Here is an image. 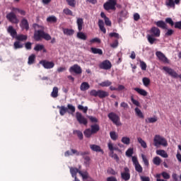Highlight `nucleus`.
Listing matches in <instances>:
<instances>
[{
    "label": "nucleus",
    "mask_w": 181,
    "mask_h": 181,
    "mask_svg": "<svg viewBox=\"0 0 181 181\" xmlns=\"http://www.w3.org/2000/svg\"><path fill=\"white\" fill-rule=\"evenodd\" d=\"M42 39H45V40H52V36H50V35L44 33L43 36H42Z\"/></svg>",
    "instance_id": "60"
},
{
    "label": "nucleus",
    "mask_w": 181,
    "mask_h": 181,
    "mask_svg": "<svg viewBox=\"0 0 181 181\" xmlns=\"http://www.w3.org/2000/svg\"><path fill=\"white\" fill-rule=\"evenodd\" d=\"M124 172L121 173V177L123 180L128 181L131 179V173H129V168L125 167L124 168Z\"/></svg>",
    "instance_id": "13"
},
{
    "label": "nucleus",
    "mask_w": 181,
    "mask_h": 181,
    "mask_svg": "<svg viewBox=\"0 0 181 181\" xmlns=\"http://www.w3.org/2000/svg\"><path fill=\"white\" fill-rule=\"evenodd\" d=\"M137 141L139 144H140L141 146L144 148V149H146L148 148V146L146 145V142L142 139V138L139 137L137 138Z\"/></svg>",
    "instance_id": "35"
},
{
    "label": "nucleus",
    "mask_w": 181,
    "mask_h": 181,
    "mask_svg": "<svg viewBox=\"0 0 181 181\" xmlns=\"http://www.w3.org/2000/svg\"><path fill=\"white\" fill-rule=\"evenodd\" d=\"M131 101L136 107H141V103H139V101L135 100L134 96H131Z\"/></svg>",
    "instance_id": "54"
},
{
    "label": "nucleus",
    "mask_w": 181,
    "mask_h": 181,
    "mask_svg": "<svg viewBox=\"0 0 181 181\" xmlns=\"http://www.w3.org/2000/svg\"><path fill=\"white\" fill-rule=\"evenodd\" d=\"M158 121V117H148V119H146V122L148 124H153Z\"/></svg>",
    "instance_id": "43"
},
{
    "label": "nucleus",
    "mask_w": 181,
    "mask_h": 181,
    "mask_svg": "<svg viewBox=\"0 0 181 181\" xmlns=\"http://www.w3.org/2000/svg\"><path fill=\"white\" fill-rule=\"evenodd\" d=\"M165 5L170 6V8H175V1L174 0H167L165 1Z\"/></svg>",
    "instance_id": "50"
},
{
    "label": "nucleus",
    "mask_w": 181,
    "mask_h": 181,
    "mask_svg": "<svg viewBox=\"0 0 181 181\" xmlns=\"http://www.w3.org/2000/svg\"><path fill=\"white\" fill-rule=\"evenodd\" d=\"M156 54L160 62H163V63H169L168 57H166V56H165V54L161 52H156Z\"/></svg>",
    "instance_id": "17"
},
{
    "label": "nucleus",
    "mask_w": 181,
    "mask_h": 181,
    "mask_svg": "<svg viewBox=\"0 0 181 181\" xmlns=\"http://www.w3.org/2000/svg\"><path fill=\"white\" fill-rule=\"evenodd\" d=\"M69 72L75 73V74H81L83 73V69H81V66H78V64H74L69 68Z\"/></svg>",
    "instance_id": "12"
},
{
    "label": "nucleus",
    "mask_w": 181,
    "mask_h": 181,
    "mask_svg": "<svg viewBox=\"0 0 181 181\" xmlns=\"http://www.w3.org/2000/svg\"><path fill=\"white\" fill-rule=\"evenodd\" d=\"M64 13H65V15H68L69 16H73V11H71V10H70L69 8H64L63 10Z\"/></svg>",
    "instance_id": "55"
},
{
    "label": "nucleus",
    "mask_w": 181,
    "mask_h": 181,
    "mask_svg": "<svg viewBox=\"0 0 181 181\" xmlns=\"http://www.w3.org/2000/svg\"><path fill=\"white\" fill-rule=\"evenodd\" d=\"M80 168H81V166H79V168L74 167L69 168V172L71 175V177L74 179V181H80V179L77 177L78 173L80 175V176H81L83 180H87V178H88V172L81 171Z\"/></svg>",
    "instance_id": "1"
},
{
    "label": "nucleus",
    "mask_w": 181,
    "mask_h": 181,
    "mask_svg": "<svg viewBox=\"0 0 181 181\" xmlns=\"http://www.w3.org/2000/svg\"><path fill=\"white\" fill-rule=\"evenodd\" d=\"M163 70L164 71H166L170 77H173V78H180V75H178L175 69H173L168 66H164L163 67Z\"/></svg>",
    "instance_id": "8"
},
{
    "label": "nucleus",
    "mask_w": 181,
    "mask_h": 181,
    "mask_svg": "<svg viewBox=\"0 0 181 181\" xmlns=\"http://www.w3.org/2000/svg\"><path fill=\"white\" fill-rule=\"evenodd\" d=\"M20 27L23 30H29V21L28 19L23 18L20 23Z\"/></svg>",
    "instance_id": "16"
},
{
    "label": "nucleus",
    "mask_w": 181,
    "mask_h": 181,
    "mask_svg": "<svg viewBox=\"0 0 181 181\" xmlns=\"http://www.w3.org/2000/svg\"><path fill=\"white\" fill-rule=\"evenodd\" d=\"M16 39L19 42H23L25 40H28V35L21 34L16 36Z\"/></svg>",
    "instance_id": "31"
},
{
    "label": "nucleus",
    "mask_w": 181,
    "mask_h": 181,
    "mask_svg": "<svg viewBox=\"0 0 181 181\" xmlns=\"http://www.w3.org/2000/svg\"><path fill=\"white\" fill-rule=\"evenodd\" d=\"M119 45V42H118V40H115L113 42L110 44V47H112V49H117Z\"/></svg>",
    "instance_id": "53"
},
{
    "label": "nucleus",
    "mask_w": 181,
    "mask_h": 181,
    "mask_svg": "<svg viewBox=\"0 0 181 181\" xmlns=\"http://www.w3.org/2000/svg\"><path fill=\"white\" fill-rule=\"evenodd\" d=\"M13 46H14V49H22V47H23V45L21 44V42L19 41H16L13 44Z\"/></svg>",
    "instance_id": "52"
},
{
    "label": "nucleus",
    "mask_w": 181,
    "mask_h": 181,
    "mask_svg": "<svg viewBox=\"0 0 181 181\" xmlns=\"http://www.w3.org/2000/svg\"><path fill=\"white\" fill-rule=\"evenodd\" d=\"M63 33L64 35H67L68 36H71V35H74V30L64 28L63 30Z\"/></svg>",
    "instance_id": "36"
},
{
    "label": "nucleus",
    "mask_w": 181,
    "mask_h": 181,
    "mask_svg": "<svg viewBox=\"0 0 181 181\" xmlns=\"http://www.w3.org/2000/svg\"><path fill=\"white\" fill-rule=\"evenodd\" d=\"M140 67L141 69V70L145 71L146 70V63H145L143 61L140 62Z\"/></svg>",
    "instance_id": "62"
},
{
    "label": "nucleus",
    "mask_w": 181,
    "mask_h": 181,
    "mask_svg": "<svg viewBox=\"0 0 181 181\" xmlns=\"http://www.w3.org/2000/svg\"><path fill=\"white\" fill-rule=\"evenodd\" d=\"M76 23L78 25V30H79V32H81V30H83V25H84V21L83 20L82 18H78L76 21Z\"/></svg>",
    "instance_id": "22"
},
{
    "label": "nucleus",
    "mask_w": 181,
    "mask_h": 181,
    "mask_svg": "<svg viewBox=\"0 0 181 181\" xmlns=\"http://www.w3.org/2000/svg\"><path fill=\"white\" fill-rule=\"evenodd\" d=\"M51 96L52 98H57L59 97V88L54 86L52 89V92L51 93Z\"/></svg>",
    "instance_id": "28"
},
{
    "label": "nucleus",
    "mask_w": 181,
    "mask_h": 181,
    "mask_svg": "<svg viewBox=\"0 0 181 181\" xmlns=\"http://www.w3.org/2000/svg\"><path fill=\"white\" fill-rule=\"evenodd\" d=\"M174 25L175 29H180L181 30V21L175 22Z\"/></svg>",
    "instance_id": "63"
},
{
    "label": "nucleus",
    "mask_w": 181,
    "mask_h": 181,
    "mask_svg": "<svg viewBox=\"0 0 181 181\" xmlns=\"http://www.w3.org/2000/svg\"><path fill=\"white\" fill-rule=\"evenodd\" d=\"M73 134L74 135H77L78 138L81 140L83 141L84 136H83V132L80 130H74Z\"/></svg>",
    "instance_id": "34"
},
{
    "label": "nucleus",
    "mask_w": 181,
    "mask_h": 181,
    "mask_svg": "<svg viewBox=\"0 0 181 181\" xmlns=\"http://www.w3.org/2000/svg\"><path fill=\"white\" fill-rule=\"evenodd\" d=\"M161 176L163 177V179H165V180L170 179V175L166 172L161 173Z\"/></svg>",
    "instance_id": "56"
},
{
    "label": "nucleus",
    "mask_w": 181,
    "mask_h": 181,
    "mask_svg": "<svg viewBox=\"0 0 181 181\" xmlns=\"http://www.w3.org/2000/svg\"><path fill=\"white\" fill-rule=\"evenodd\" d=\"M108 118L116 125L117 127H121L122 124L121 123L119 116H118L115 112H110L107 115Z\"/></svg>",
    "instance_id": "5"
},
{
    "label": "nucleus",
    "mask_w": 181,
    "mask_h": 181,
    "mask_svg": "<svg viewBox=\"0 0 181 181\" xmlns=\"http://www.w3.org/2000/svg\"><path fill=\"white\" fill-rule=\"evenodd\" d=\"M90 95H92L93 97H98L99 98L103 99L108 97V95H110V93L103 90H92L90 92Z\"/></svg>",
    "instance_id": "4"
},
{
    "label": "nucleus",
    "mask_w": 181,
    "mask_h": 181,
    "mask_svg": "<svg viewBox=\"0 0 181 181\" xmlns=\"http://www.w3.org/2000/svg\"><path fill=\"white\" fill-rule=\"evenodd\" d=\"M132 162L133 165H134L136 172H138V173H142L144 168L141 164H139V161H138V158H136V156L132 157Z\"/></svg>",
    "instance_id": "9"
},
{
    "label": "nucleus",
    "mask_w": 181,
    "mask_h": 181,
    "mask_svg": "<svg viewBox=\"0 0 181 181\" xmlns=\"http://www.w3.org/2000/svg\"><path fill=\"white\" fill-rule=\"evenodd\" d=\"M66 2L69 6H71L72 8L76 7V0H66Z\"/></svg>",
    "instance_id": "57"
},
{
    "label": "nucleus",
    "mask_w": 181,
    "mask_h": 181,
    "mask_svg": "<svg viewBox=\"0 0 181 181\" xmlns=\"http://www.w3.org/2000/svg\"><path fill=\"white\" fill-rule=\"evenodd\" d=\"M106 181H118V180H117V177H115L114 176H111V177H108L106 179Z\"/></svg>",
    "instance_id": "64"
},
{
    "label": "nucleus",
    "mask_w": 181,
    "mask_h": 181,
    "mask_svg": "<svg viewBox=\"0 0 181 181\" xmlns=\"http://www.w3.org/2000/svg\"><path fill=\"white\" fill-rule=\"evenodd\" d=\"M57 108L59 110V114L63 117L66 112H69V110L65 106H57Z\"/></svg>",
    "instance_id": "26"
},
{
    "label": "nucleus",
    "mask_w": 181,
    "mask_h": 181,
    "mask_svg": "<svg viewBox=\"0 0 181 181\" xmlns=\"http://www.w3.org/2000/svg\"><path fill=\"white\" fill-rule=\"evenodd\" d=\"M47 21L49 22L50 23H56V22H57V18H56L54 16H52L47 18Z\"/></svg>",
    "instance_id": "44"
},
{
    "label": "nucleus",
    "mask_w": 181,
    "mask_h": 181,
    "mask_svg": "<svg viewBox=\"0 0 181 181\" xmlns=\"http://www.w3.org/2000/svg\"><path fill=\"white\" fill-rule=\"evenodd\" d=\"M90 88V84L88 82H83L81 84L80 90L81 91H87Z\"/></svg>",
    "instance_id": "25"
},
{
    "label": "nucleus",
    "mask_w": 181,
    "mask_h": 181,
    "mask_svg": "<svg viewBox=\"0 0 181 181\" xmlns=\"http://www.w3.org/2000/svg\"><path fill=\"white\" fill-rule=\"evenodd\" d=\"M98 26L101 32L107 33V30L105 29V27H104V21L103 20L98 21Z\"/></svg>",
    "instance_id": "29"
},
{
    "label": "nucleus",
    "mask_w": 181,
    "mask_h": 181,
    "mask_svg": "<svg viewBox=\"0 0 181 181\" xmlns=\"http://www.w3.org/2000/svg\"><path fill=\"white\" fill-rule=\"evenodd\" d=\"M156 153L159 155L160 156H162V158H168V153L165 151V150H157Z\"/></svg>",
    "instance_id": "33"
},
{
    "label": "nucleus",
    "mask_w": 181,
    "mask_h": 181,
    "mask_svg": "<svg viewBox=\"0 0 181 181\" xmlns=\"http://www.w3.org/2000/svg\"><path fill=\"white\" fill-rule=\"evenodd\" d=\"M110 37H115L116 40H118V39H119V34H118L117 33H110L109 34Z\"/></svg>",
    "instance_id": "58"
},
{
    "label": "nucleus",
    "mask_w": 181,
    "mask_h": 181,
    "mask_svg": "<svg viewBox=\"0 0 181 181\" xmlns=\"http://www.w3.org/2000/svg\"><path fill=\"white\" fill-rule=\"evenodd\" d=\"M90 51L93 54H99L100 56H103V49L100 48L91 47Z\"/></svg>",
    "instance_id": "24"
},
{
    "label": "nucleus",
    "mask_w": 181,
    "mask_h": 181,
    "mask_svg": "<svg viewBox=\"0 0 181 181\" xmlns=\"http://www.w3.org/2000/svg\"><path fill=\"white\" fill-rule=\"evenodd\" d=\"M99 67L102 70H110L112 67V64L110 60L106 59L99 64Z\"/></svg>",
    "instance_id": "11"
},
{
    "label": "nucleus",
    "mask_w": 181,
    "mask_h": 181,
    "mask_svg": "<svg viewBox=\"0 0 181 181\" xmlns=\"http://www.w3.org/2000/svg\"><path fill=\"white\" fill-rule=\"evenodd\" d=\"M134 111H135V114L136 115L140 118V119H144V118H145V115H144V113L142 112V111H141L139 110V108L138 107H136L134 109Z\"/></svg>",
    "instance_id": "27"
},
{
    "label": "nucleus",
    "mask_w": 181,
    "mask_h": 181,
    "mask_svg": "<svg viewBox=\"0 0 181 181\" xmlns=\"http://www.w3.org/2000/svg\"><path fill=\"white\" fill-rule=\"evenodd\" d=\"M43 49H45V45L40 44H37L34 47V50H35V52H40L43 50Z\"/></svg>",
    "instance_id": "46"
},
{
    "label": "nucleus",
    "mask_w": 181,
    "mask_h": 181,
    "mask_svg": "<svg viewBox=\"0 0 181 181\" xmlns=\"http://www.w3.org/2000/svg\"><path fill=\"white\" fill-rule=\"evenodd\" d=\"M76 121H78V124L81 125L87 126V124H88V120H87V118H86V117H84L80 112H76Z\"/></svg>",
    "instance_id": "7"
},
{
    "label": "nucleus",
    "mask_w": 181,
    "mask_h": 181,
    "mask_svg": "<svg viewBox=\"0 0 181 181\" xmlns=\"http://www.w3.org/2000/svg\"><path fill=\"white\" fill-rule=\"evenodd\" d=\"M142 81L145 87H148L151 84V79L149 78L144 77L142 78Z\"/></svg>",
    "instance_id": "42"
},
{
    "label": "nucleus",
    "mask_w": 181,
    "mask_h": 181,
    "mask_svg": "<svg viewBox=\"0 0 181 181\" xmlns=\"http://www.w3.org/2000/svg\"><path fill=\"white\" fill-rule=\"evenodd\" d=\"M110 135L112 141H117V139H118V134H117L115 132H110Z\"/></svg>",
    "instance_id": "49"
},
{
    "label": "nucleus",
    "mask_w": 181,
    "mask_h": 181,
    "mask_svg": "<svg viewBox=\"0 0 181 181\" xmlns=\"http://www.w3.org/2000/svg\"><path fill=\"white\" fill-rule=\"evenodd\" d=\"M44 33L45 32L42 30H38L37 32H35L34 33L35 40H36V42H39V40H40L42 37L43 38Z\"/></svg>",
    "instance_id": "18"
},
{
    "label": "nucleus",
    "mask_w": 181,
    "mask_h": 181,
    "mask_svg": "<svg viewBox=\"0 0 181 181\" xmlns=\"http://www.w3.org/2000/svg\"><path fill=\"white\" fill-rule=\"evenodd\" d=\"M117 0H108L103 4V8L105 11H115L117 9Z\"/></svg>",
    "instance_id": "6"
},
{
    "label": "nucleus",
    "mask_w": 181,
    "mask_h": 181,
    "mask_svg": "<svg viewBox=\"0 0 181 181\" xmlns=\"http://www.w3.org/2000/svg\"><path fill=\"white\" fill-rule=\"evenodd\" d=\"M6 19H8V21H9L11 23H19V19H18L16 14H15V13H13V11L8 13L6 15Z\"/></svg>",
    "instance_id": "10"
},
{
    "label": "nucleus",
    "mask_w": 181,
    "mask_h": 181,
    "mask_svg": "<svg viewBox=\"0 0 181 181\" xmlns=\"http://www.w3.org/2000/svg\"><path fill=\"white\" fill-rule=\"evenodd\" d=\"M155 25H156L158 28H160V29H168V25H166V23L163 21L155 22Z\"/></svg>",
    "instance_id": "21"
},
{
    "label": "nucleus",
    "mask_w": 181,
    "mask_h": 181,
    "mask_svg": "<svg viewBox=\"0 0 181 181\" xmlns=\"http://www.w3.org/2000/svg\"><path fill=\"white\" fill-rule=\"evenodd\" d=\"M121 141L122 144H124V145H129L131 144V139L129 137L124 136L122 138Z\"/></svg>",
    "instance_id": "39"
},
{
    "label": "nucleus",
    "mask_w": 181,
    "mask_h": 181,
    "mask_svg": "<svg viewBox=\"0 0 181 181\" xmlns=\"http://www.w3.org/2000/svg\"><path fill=\"white\" fill-rule=\"evenodd\" d=\"M161 162H162V160L160 159V157L156 156L153 159V163H154V165H156V166H159Z\"/></svg>",
    "instance_id": "41"
},
{
    "label": "nucleus",
    "mask_w": 181,
    "mask_h": 181,
    "mask_svg": "<svg viewBox=\"0 0 181 181\" xmlns=\"http://www.w3.org/2000/svg\"><path fill=\"white\" fill-rule=\"evenodd\" d=\"M166 23H168V25H170V26H174L175 22H173V20H172L171 18H165Z\"/></svg>",
    "instance_id": "59"
},
{
    "label": "nucleus",
    "mask_w": 181,
    "mask_h": 181,
    "mask_svg": "<svg viewBox=\"0 0 181 181\" xmlns=\"http://www.w3.org/2000/svg\"><path fill=\"white\" fill-rule=\"evenodd\" d=\"M13 11H17V12H18V13H20L21 15H23V16H25V15H26V11H25L24 10H21L18 8L13 9Z\"/></svg>",
    "instance_id": "61"
},
{
    "label": "nucleus",
    "mask_w": 181,
    "mask_h": 181,
    "mask_svg": "<svg viewBox=\"0 0 181 181\" xmlns=\"http://www.w3.org/2000/svg\"><path fill=\"white\" fill-rule=\"evenodd\" d=\"M76 36L78 39H81V40H87V35L81 31L77 33Z\"/></svg>",
    "instance_id": "32"
},
{
    "label": "nucleus",
    "mask_w": 181,
    "mask_h": 181,
    "mask_svg": "<svg viewBox=\"0 0 181 181\" xmlns=\"http://www.w3.org/2000/svg\"><path fill=\"white\" fill-rule=\"evenodd\" d=\"M147 40L150 45H153L156 40V38H155L153 35L148 34L147 35Z\"/></svg>",
    "instance_id": "37"
},
{
    "label": "nucleus",
    "mask_w": 181,
    "mask_h": 181,
    "mask_svg": "<svg viewBox=\"0 0 181 181\" xmlns=\"http://www.w3.org/2000/svg\"><path fill=\"white\" fill-rule=\"evenodd\" d=\"M100 131V125L95 124L90 126V129H86L83 132V134L86 138H90L91 136L97 134Z\"/></svg>",
    "instance_id": "2"
},
{
    "label": "nucleus",
    "mask_w": 181,
    "mask_h": 181,
    "mask_svg": "<svg viewBox=\"0 0 181 181\" xmlns=\"http://www.w3.org/2000/svg\"><path fill=\"white\" fill-rule=\"evenodd\" d=\"M40 64H42L45 69H53L54 67V62H49L47 60H42L40 62Z\"/></svg>",
    "instance_id": "15"
},
{
    "label": "nucleus",
    "mask_w": 181,
    "mask_h": 181,
    "mask_svg": "<svg viewBox=\"0 0 181 181\" xmlns=\"http://www.w3.org/2000/svg\"><path fill=\"white\" fill-rule=\"evenodd\" d=\"M134 91H136L138 94H140V95H143V97H146V95H148V92L144 89H141L139 88H134Z\"/></svg>",
    "instance_id": "23"
},
{
    "label": "nucleus",
    "mask_w": 181,
    "mask_h": 181,
    "mask_svg": "<svg viewBox=\"0 0 181 181\" xmlns=\"http://www.w3.org/2000/svg\"><path fill=\"white\" fill-rule=\"evenodd\" d=\"M111 84H112V82H111L110 81H105L100 83L99 85L100 86V87H110V86H111Z\"/></svg>",
    "instance_id": "45"
},
{
    "label": "nucleus",
    "mask_w": 181,
    "mask_h": 181,
    "mask_svg": "<svg viewBox=\"0 0 181 181\" xmlns=\"http://www.w3.org/2000/svg\"><path fill=\"white\" fill-rule=\"evenodd\" d=\"M7 32L13 38H16V36L18 35L16 30H15V28H13V26L12 25L8 26V28H7Z\"/></svg>",
    "instance_id": "19"
},
{
    "label": "nucleus",
    "mask_w": 181,
    "mask_h": 181,
    "mask_svg": "<svg viewBox=\"0 0 181 181\" xmlns=\"http://www.w3.org/2000/svg\"><path fill=\"white\" fill-rule=\"evenodd\" d=\"M134 155V148H129L126 151V156L131 158Z\"/></svg>",
    "instance_id": "47"
},
{
    "label": "nucleus",
    "mask_w": 181,
    "mask_h": 181,
    "mask_svg": "<svg viewBox=\"0 0 181 181\" xmlns=\"http://www.w3.org/2000/svg\"><path fill=\"white\" fill-rule=\"evenodd\" d=\"M66 108L69 111L68 113L71 114V115L76 112V107L73 106L71 104H68Z\"/></svg>",
    "instance_id": "30"
},
{
    "label": "nucleus",
    "mask_w": 181,
    "mask_h": 181,
    "mask_svg": "<svg viewBox=\"0 0 181 181\" xmlns=\"http://www.w3.org/2000/svg\"><path fill=\"white\" fill-rule=\"evenodd\" d=\"M141 158L145 166H149V160L146 158V156L141 154Z\"/></svg>",
    "instance_id": "51"
},
{
    "label": "nucleus",
    "mask_w": 181,
    "mask_h": 181,
    "mask_svg": "<svg viewBox=\"0 0 181 181\" xmlns=\"http://www.w3.org/2000/svg\"><path fill=\"white\" fill-rule=\"evenodd\" d=\"M78 110H80V111H83L84 114H87V111H88V107L87 106L84 107L81 105H78Z\"/></svg>",
    "instance_id": "48"
},
{
    "label": "nucleus",
    "mask_w": 181,
    "mask_h": 181,
    "mask_svg": "<svg viewBox=\"0 0 181 181\" xmlns=\"http://www.w3.org/2000/svg\"><path fill=\"white\" fill-rule=\"evenodd\" d=\"M90 148L91 151H93V152H101V153H104V151L101 149V147L96 144H91L90 145Z\"/></svg>",
    "instance_id": "20"
},
{
    "label": "nucleus",
    "mask_w": 181,
    "mask_h": 181,
    "mask_svg": "<svg viewBox=\"0 0 181 181\" xmlns=\"http://www.w3.org/2000/svg\"><path fill=\"white\" fill-rule=\"evenodd\" d=\"M153 145L156 148H159V146H168V141L160 135L156 134L153 139Z\"/></svg>",
    "instance_id": "3"
},
{
    "label": "nucleus",
    "mask_w": 181,
    "mask_h": 181,
    "mask_svg": "<svg viewBox=\"0 0 181 181\" xmlns=\"http://www.w3.org/2000/svg\"><path fill=\"white\" fill-rule=\"evenodd\" d=\"M148 33L154 37H159V36H160V30L157 27H152L149 30Z\"/></svg>",
    "instance_id": "14"
},
{
    "label": "nucleus",
    "mask_w": 181,
    "mask_h": 181,
    "mask_svg": "<svg viewBox=\"0 0 181 181\" xmlns=\"http://www.w3.org/2000/svg\"><path fill=\"white\" fill-rule=\"evenodd\" d=\"M108 149L112 152V153H114V151H118V147H114L112 145V143L110 142L107 144Z\"/></svg>",
    "instance_id": "40"
},
{
    "label": "nucleus",
    "mask_w": 181,
    "mask_h": 181,
    "mask_svg": "<svg viewBox=\"0 0 181 181\" xmlns=\"http://www.w3.org/2000/svg\"><path fill=\"white\" fill-rule=\"evenodd\" d=\"M36 59V55L35 54H32L29 57H28V64H33L35 63V60Z\"/></svg>",
    "instance_id": "38"
}]
</instances>
